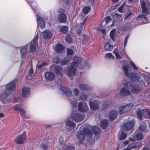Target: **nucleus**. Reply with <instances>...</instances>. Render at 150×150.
Listing matches in <instances>:
<instances>
[{"mask_svg": "<svg viewBox=\"0 0 150 150\" xmlns=\"http://www.w3.org/2000/svg\"><path fill=\"white\" fill-rule=\"evenodd\" d=\"M123 7V5H122L118 9V11L120 12H122V8Z\"/></svg>", "mask_w": 150, "mask_h": 150, "instance_id": "obj_56", "label": "nucleus"}, {"mask_svg": "<svg viewBox=\"0 0 150 150\" xmlns=\"http://www.w3.org/2000/svg\"><path fill=\"white\" fill-rule=\"evenodd\" d=\"M82 33V29L81 28H80L79 30L77 31V33L78 35H80Z\"/></svg>", "mask_w": 150, "mask_h": 150, "instance_id": "obj_59", "label": "nucleus"}, {"mask_svg": "<svg viewBox=\"0 0 150 150\" xmlns=\"http://www.w3.org/2000/svg\"><path fill=\"white\" fill-rule=\"evenodd\" d=\"M146 1L147 0H140L141 6L142 10V13L143 16H144V18L145 19L146 18L145 16L148 15L149 13V11L146 6Z\"/></svg>", "mask_w": 150, "mask_h": 150, "instance_id": "obj_6", "label": "nucleus"}, {"mask_svg": "<svg viewBox=\"0 0 150 150\" xmlns=\"http://www.w3.org/2000/svg\"><path fill=\"white\" fill-rule=\"evenodd\" d=\"M113 53L115 54L116 58L119 59H120L122 58L121 56H120L118 53L115 50L113 51Z\"/></svg>", "mask_w": 150, "mask_h": 150, "instance_id": "obj_44", "label": "nucleus"}, {"mask_svg": "<svg viewBox=\"0 0 150 150\" xmlns=\"http://www.w3.org/2000/svg\"><path fill=\"white\" fill-rule=\"evenodd\" d=\"M134 139L139 140H142L143 138V136L141 133H138L136 135H135L134 137Z\"/></svg>", "mask_w": 150, "mask_h": 150, "instance_id": "obj_34", "label": "nucleus"}, {"mask_svg": "<svg viewBox=\"0 0 150 150\" xmlns=\"http://www.w3.org/2000/svg\"><path fill=\"white\" fill-rule=\"evenodd\" d=\"M89 104L91 109L93 110H96L99 108L98 105L93 102H89Z\"/></svg>", "mask_w": 150, "mask_h": 150, "instance_id": "obj_21", "label": "nucleus"}, {"mask_svg": "<svg viewBox=\"0 0 150 150\" xmlns=\"http://www.w3.org/2000/svg\"><path fill=\"white\" fill-rule=\"evenodd\" d=\"M129 35H127L125 38V40L124 41V46H125L127 45V41L129 38Z\"/></svg>", "mask_w": 150, "mask_h": 150, "instance_id": "obj_49", "label": "nucleus"}, {"mask_svg": "<svg viewBox=\"0 0 150 150\" xmlns=\"http://www.w3.org/2000/svg\"><path fill=\"white\" fill-rule=\"evenodd\" d=\"M74 63H71V68H69L67 71V74L69 76H73L76 73L77 68L74 66Z\"/></svg>", "mask_w": 150, "mask_h": 150, "instance_id": "obj_11", "label": "nucleus"}, {"mask_svg": "<svg viewBox=\"0 0 150 150\" xmlns=\"http://www.w3.org/2000/svg\"><path fill=\"white\" fill-rule=\"evenodd\" d=\"M80 98L82 100H85L87 99V96L86 95H82L80 97Z\"/></svg>", "mask_w": 150, "mask_h": 150, "instance_id": "obj_51", "label": "nucleus"}, {"mask_svg": "<svg viewBox=\"0 0 150 150\" xmlns=\"http://www.w3.org/2000/svg\"><path fill=\"white\" fill-rule=\"evenodd\" d=\"M66 124L67 125L73 127H75L76 125L75 123L70 120H68L66 122Z\"/></svg>", "mask_w": 150, "mask_h": 150, "instance_id": "obj_37", "label": "nucleus"}, {"mask_svg": "<svg viewBox=\"0 0 150 150\" xmlns=\"http://www.w3.org/2000/svg\"><path fill=\"white\" fill-rule=\"evenodd\" d=\"M68 61V59H63L60 62V64L62 65H64L67 64Z\"/></svg>", "mask_w": 150, "mask_h": 150, "instance_id": "obj_43", "label": "nucleus"}, {"mask_svg": "<svg viewBox=\"0 0 150 150\" xmlns=\"http://www.w3.org/2000/svg\"><path fill=\"white\" fill-rule=\"evenodd\" d=\"M108 125V120H103L101 122V126L102 129H105Z\"/></svg>", "mask_w": 150, "mask_h": 150, "instance_id": "obj_24", "label": "nucleus"}, {"mask_svg": "<svg viewBox=\"0 0 150 150\" xmlns=\"http://www.w3.org/2000/svg\"><path fill=\"white\" fill-rule=\"evenodd\" d=\"M43 36L44 38L50 39L52 36V35L51 33L47 30L42 33Z\"/></svg>", "mask_w": 150, "mask_h": 150, "instance_id": "obj_16", "label": "nucleus"}, {"mask_svg": "<svg viewBox=\"0 0 150 150\" xmlns=\"http://www.w3.org/2000/svg\"><path fill=\"white\" fill-rule=\"evenodd\" d=\"M58 12L60 13H62L64 12V10L60 8L58 10Z\"/></svg>", "mask_w": 150, "mask_h": 150, "instance_id": "obj_63", "label": "nucleus"}, {"mask_svg": "<svg viewBox=\"0 0 150 150\" xmlns=\"http://www.w3.org/2000/svg\"><path fill=\"white\" fill-rule=\"evenodd\" d=\"M65 90L64 93L67 96H70L72 94V93L70 90L67 88H64Z\"/></svg>", "mask_w": 150, "mask_h": 150, "instance_id": "obj_31", "label": "nucleus"}, {"mask_svg": "<svg viewBox=\"0 0 150 150\" xmlns=\"http://www.w3.org/2000/svg\"><path fill=\"white\" fill-rule=\"evenodd\" d=\"M135 123V121L132 120L124 123L123 125L122 129L124 131L132 129L134 128Z\"/></svg>", "mask_w": 150, "mask_h": 150, "instance_id": "obj_8", "label": "nucleus"}, {"mask_svg": "<svg viewBox=\"0 0 150 150\" xmlns=\"http://www.w3.org/2000/svg\"><path fill=\"white\" fill-rule=\"evenodd\" d=\"M4 116V114L3 113H0V118L3 117Z\"/></svg>", "mask_w": 150, "mask_h": 150, "instance_id": "obj_64", "label": "nucleus"}, {"mask_svg": "<svg viewBox=\"0 0 150 150\" xmlns=\"http://www.w3.org/2000/svg\"><path fill=\"white\" fill-rule=\"evenodd\" d=\"M26 138V132H25L21 134L18 136L14 140V142L18 144H23L24 143Z\"/></svg>", "mask_w": 150, "mask_h": 150, "instance_id": "obj_4", "label": "nucleus"}, {"mask_svg": "<svg viewBox=\"0 0 150 150\" xmlns=\"http://www.w3.org/2000/svg\"><path fill=\"white\" fill-rule=\"evenodd\" d=\"M79 86L81 91L87 90H88V86L85 84H80Z\"/></svg>", "mask_w": 150, "mask_h": 150, "instance_id": "obj_33", "label": "nucleus"}, {"mask_svg": "<svg viewBox=\"0 0 150 150\" xmlns=\"http://www.w3.org/2000/svg\"><path fill=\"white\" fill-rule=\"evenodd\" d=\"M133 104L130 103L126 105L121 106L119 107V114L122 115L126 113L130 110L133 106Z\"/></svg>", "mask_w": 150, "mask_h": 150, "instance_id": "obj_5", "label": "nucleus"}, {"mask_svg": "<svg viewBox=\"0 0 150 150\" xmlns=\"http://www.w3.org/2000/svg\"><path fill=\"white\" fill-rule=\"evenodd\" d=\"M117 115V113L115 111H111L108 117L110 120L111 121H113L116 118Z\"/></svg>", "mask_w": 150, "mask_h": 150, "instance_id": "obj_14", "label": "nucleus"}, {"mask_svg": "<svg viewBox=\"0 0 150 150\" xmlns=\"http://www.w3.org/2000/svg\"><path fill=\"white\" fill-rule=\"evenodd\" d=\"M16 87V82L14 81L7 85L6 86L5 93L2 94L0 96V100L4 103H8L10 99L8 97V94L14 91Z\"/></svg>", "mask_w": 150, "mask_h": 150, "instance_id": "obj_1", "label": "nucleus"}, {"mask_svg": "<svg viewBox=\"0 0 150 150\" xmlns=\"http://www.w3.org/2000/svg\"><path fill=\"white\" fill-rule=\"evenodd\" d=\"M113 48V46L110 45L108 42H107L105 45L104 48L106 51H111Z\"/></svg>", "mask_w": 150, "mask_h": 150, "instance_id": "obj_26", "label": "nucleus"}, {"mask_svg": "<svg viewBox=\"0 0 150 150\" xmlns=\"http://www.w3.org/2000/svg\"><path fill=\"white\" fill-rule=\"evenodd\" d=\"M142 143L140 142H135L132 143L128 145V148H131V149L133 148H135L139 147Z\"/></svg>", "mask_w": 150, "mask_h": 150, "instance_id": "obj_22", "label": "nucleus"}, {"mask_svg": "<svg viewBox=\"0 0 150 150\" xmlns=\"http://www.w3.org/2000/svg\"><path fill=\"white\" fill-rule=\"evenodd\" d=\"M93 130L95 134H99L100 132L99 129L96 127H94L93 128Z\"/></svg>", "mask_w": 150, "mask_h": 150, "instance_id": "obj_39", "label": "nucleus"}, {"mask_svg": "<svg viewBox=\"0 0 150 150\" xmlns=\"http://www.w3.org/2000/svg\"><path fill=\"white\" fill-rule=\"evenodd\" d=\"M116 34V30L115 29H112L110 33V38L114 41L115 40H114V37Z\"/></svg>", "mask_w": 150, "mask_h": 150, "instance_id": "obj_25", "label": "nucleus"}, {"mask_svg": "<svg viewBox=\"0 0 150 150\" xmlns=\"http://www.w3.org/2000/svg\"><path fill=\"white\" fill-rule=\"evenodd\" d=\"M30 89L28 88H24L22 90V95L24 97H27L30 95Z\"/></svg>", "mask_w": 150, "mask_h": 150, "instance_id": "obj_18", "label": "nucleus"}, {"mask_svg": "<svg viewBox=\"0 0 150 150\" xmlns=\"http://www.w3.org/2000/svg\"><path fill=\"white\" fill-rule=\"evenodd\" d=\"M45 76L46 79L50 81L54 78L55 75L54 73L48 72L45 73Z\"/></svg>", "mask_w": 150, "mask_h": 150, "instance_id": "obj_12", "label": "nucleus"}, {"mask_svg": "<svg viewBox=\"0 0 150 150\" xmlns=\"http://www.w3.org/2000/svg\"><path fill=\"white\" fill-rule=\"evenodd\" d=\"M74 62L72 63H74V66L76 67L77 68L78 64L80 63L81 61V59L79 57H75L73 59Z\"/></svg>", "mask_w": 150, "mask_h": 150, "instance_id": "obj_20", "label": "nucleus"}, {"mask_svg": "<svg viewBox=\"0 0 150 150\" xmlns=\"http://www.w3.org/2000/svg\"><path fill=\"white\" fill-rule=\"evenodd\" d=\"M100 30L102 33L105 34V31L104 29H100Z\"/></svg>", "mask_w": 150, "mask_h": 150, "instance_id": "obj_60", "label": "nucleus"}, {"mask_svg": "<svg viewBox=\"0 0 150 150\" xmlns=\"http://www.w3.org/2000/svg\"><path fill=\"white\" fill-rule=\"evenodd\" d=\"M39 38L38 35L37 34L34 37L33 40L30 43L29 49L31 52H33L36 50L37 42Z\"/></svg>", "mask_w": 150, "mask_h": 150, "instance_id": "obj_7", "label": "nucleus"}, {"mask_svg": "<svg viewBox=\"0 0 150 150\" xmlns=\"http://www.w3.org/2000/svg\"><path fill=\"white\" fill-rule=\"evenodd\" d=\"M123 69L124 70V71L125 72V74L126 76H127L128 75V68L126 66H124L123 67Z\"/></svg>", "mask_w": 150, "mask_h": 150, "instance_id": "obj_42", "label": "nucleus"}, {"mask_svg": "<svg viewBox=\"0 0 150 150\" xmlns=\"http://www.w3.org/2000/svg\"><path fill=\"white\" fill-rule=\"evenodd\" d=\"M74 91L75 96H78L79 94V92L78 90L76 88H75L74 89Z\"/></svg>", "mask_w": 150, "mask_h": 150, "instance_id": "obj_52", "label": "nucleus"}, {"mask_svg": "<svg viewBox=\"0 0 150 150\" xmlns=\"http://www.w3.org/2000/svg\"><path fill=\"white\" fill-rule=\"evenodd\" d=\"M105 19L106 23H107L111 20V18L110 17L108 16L106 17L105 18Z\"/></svg>", "mask_w": 150, "mask_h": 150, "instance_id": "obj_50", "label": "nucleus"}, {"mask_svg": "<svg viewBox=\"0 0 150 150\" xmlns=\"http://www.w3.org/2000/svg\"><path fill=\"white\" fill-rule=\"evenodd\" d=\"M71 103L72 106L73 110H74V109H76L77 108L78 102L76 100H74L73 101L71 100Z\"/></svg>", "mask_w": 150, "mask_h": 150, "instance_id": "obj_38", "label": "nucleus"}, {"mask_svg": "<svg viewBox=\"0 0 150 150\" xmlns=\"http://www.w3.org/2000/svg\"><path fill=\"white\" fill-rule=\"evenodd\" d=\"M85 134L88 137H91L92 133L89 129H84L83 132H78L77 137L81 141H84L85 139Z\"/></svg>", "mask_w": 150, "mask_h": 150, "instance_id": "obj_2", "label": "nucleus"}, {"mask_svg": "<svg viewBox=\"0 0 150 150\" xmlns=\"http://www.w3.org/2000/svg\"><path fill=\"white\" fill-rule=\"evenodd\" d=\"M78 108L79 111L83 112L86 111L88 109L86 103L81 102L79 103Z\"/></svg>", "mask_w": 150, "mask_h": 150, "instance_id": "obj_9", "label": "nucleus"}, {"mask_svg": "<svg viewBox=\"0 0 150 150\" xmlns=\"http://www.w3.org/2000/svg\"><path fill=\"white\" fill-rule=\"evenodd\" d=\"M145 112L146 114L148 115L149 117L150 118V111L148 110H146L145 111Z\"/></svg>", "mask_w": 150, "mask_h": 150, "instance_id": "obj_58", "label": "nucleus"}, {"mask_svg": "<svg viewBox=\"0 0 150 150\" xmlns=\"http://www.w3.org/2000/svg\"><path fill=\"white\" fill-rule=\"evenodd\" d=\"M126 136V134L123 132H122L118 137V139L120 140H124L125 139Z\"/></svg>", "mask_w": 150, "mask_h": 150, "instance_id": "obj_27", "label": "nucleus"}, {"mask_svg": "<svg viewBox=\"0 0 150 150\" xmlns=\"http://www.w3.org/2000/svg\"><path fill=\"white\" fill-rule=\"evenodd\" d=\"M112 16L114 18L116 19H119L120 18L122 17V15L121 14H119L117 13H115L112 15Z\"/></svg>", "mask_w": 150, "mask_h": 150, "instance_id": "obj_41", "label": "nucleus"}, {"mask_svg": "<svg viewBox=\"0 0 150 150\" xmlns=\"http://www.w3.org/2000/svg\"><path fill=\"white\" fill-rule=\"evenodd\" d=\"M130 76L131 79L134 82L137 81L139 80L138 78L135 75L133 74H130Z\"/></svg>", "mask_w": 150, "mask_h": 150, "instance_id": "obj_35", "label": "nucleus"}, {"mask_svg": "<svg viewBox=\"0 0 150 150\" xmlns=\"http://www.w3.org/2000/svg\"><path fill=\"white\" fill-rule=\"evenodd\" d=\"M75 147L73 146H69L67 145H64L62 147L63 150H74Z\"/></svg>", "mask_w": 150, "mask_h": 150, "instance_id": "obj_32", "label": "nucleus"}, {"mask_svg": "<svg viewBox=\"0 0 150 150\" xmlns=\"http://www.w3.org/2000/svg\"><path fill=\"white\" fill-rule=\"evenodd\" d=\"M42 148L44 150H46L48 148V146L47 145L45 144H42L41 146Z\"/></svg>", "mask_w": 150, "mask_h": 150, "instance_id": "obj_53", "label": "nucleus"}, {"mask_svg": "<svg viewBox=\"0 0 150 150\" xmlns=\"http://www.w3.org/2000/svg\"><path fill=\"white\" fill-rule=\"evenodd\" d=\"M131 14L132 13L131 12L129 13L127 16H126L125 17L124 19L125 20L126 19H128V18H129V17L131 16Z\"/></svg>", "mask_w": 150, "mask_h": 150, "instance_id": "obj_57", "label": "nucleus"}, {"mask_svg": "<svg viewBox=\"0 0 150 150\" xmlns=\"http://www.w3.org/2000/svg\"><path fill=\"white\" fill-rule=\"evenodd\" d=\"M37 20L38 24L41 28H43L45 27V23L42 18L38 15H36Z\"/></svg>", "mask_w": 150, "mask_h": 150, "instance_id": "obj_13", "label": "nucleus"}, {"mask_svg": "<svg viewBox=\"0 0 150 150\" xmlns=\"http://www.w3.org/2000/svg\"><path fill=\"white\" fill-rule=\"evenodd\" d=\"M51 69H54V71L57 75L61 76L62 74L63 69L60 67L58 65H52L51 67Z\"/></svg>", "mask_w": 150, "mask_h": 150, "instance_id": "obj_10", "label": "nucleus"}, {"mask_svg": "<svg viewBox=\"0 0 150 150\" xmlns=\"http://www.w3.org/2000/svg\"><path fill=\"white\" fill-rule=\"evenodd\" d=\"M70 118L76 122H78L82 121L84 117L83 116L77 112H73L71 114Z\"/></svg>", "mask_w": 150, "mask_h": 150, "instance_id": "obj_3", "label": "nucleus"}, {"mask_svg": "<svg viewBox=\"0 0 150 150\" xmlns=\"http://www.w3.org/2000/svg\"><path fill=\"white\" fill-rule=\"evenodd\" d=\"M68 28L66 26L62 27L61 29V32L64 34H66L68 30Z\"/></svg>", "mask_w": 150, "mask_h": 150, "instance_id": "obj_40", "label": "nucleus"}, {"mask_svg": "<svg viewBox=\"0 0 150 150\" xmlns=\"http://www.w3.org/2000/svg\"><path fill=\"white\" fill-rule=\"evenodd\" d=\"M105 57L106 58H114V57L112 55L111 53H108L106 54L105 55Z\"/></svg>", "mask_w": 150, "mask_h": 150, "instance_id": "obj_45", "label": "nucleus"}, {"mask_svg": "<svg viewBox=\"0 0 150 150\" xmlns=\"http://www.w3.org/2000/svg\"><path fill=\"white\" fill-rule=\"evenodd\" d=\"M130 64L133 67V69L134 70H137V68L135 65V64H134V63L132 62H130Z\"/></svg>", "mask_w": 150, "mask_h": 150, "instance_id": "obj_54", "label": "nucleus"}, {"mask_svg": "<svg viewBox=\"0 0 150 150\" xmlns=\"http://www.w3.org/2000/svg\"><path fill=\"white\" fill-rule=\"evenodd\" d=\"M28 47V45H26L24 46H23L22 47L21 49V52L22 54L24 55L25 53L27 52V48Z\"/></svg>", "mask_w": 150, "mask_h": 150, "instance_id": "obj_28", "label": "nucleus"}, {"mask_svg": "<svg viewBox=\"0 0 150 150\" xmlns=\"http://www.w3.org/2000/svg\"><path fill=\"white\" fill-rule=\"evenodd\" d=\"M120 93L122 96H127L131 94V93L129 90L124 88L121 89Z\"/></svg>", "mask_w": 150, "mask_h": 150, "instance_id": "obj_15", "label": "nucleus"}, {"mask_svg": "<svg viewBox=\"0 0 150 150\" xmlns=\"http://www.w3.org/2000/svg\"><path fill=\"white\" fill-rule=\"evenodd\" d=\"M63 49V47L61 45H57L55 48V50L58 53L62 51Z\"/></svg>", "mask_w": 150, "mask_h": 150, "instance_id": "obj_30", "label": "nucleus"}, {"mask_svg": "<svg viewBox=\"0 0 150 150\" xmlns=\"http://www.w3.org/2000/svg\"><path fill=\"white\" fill-rule=\"evenodd\" d=\"M66 15L65 14L62 13L59 15L58 19L60 22L64 23L66 21Z\"/></svg>", "mask_w": 150, "mask_h": 150, "instance_id": "obj_19", "label": "nucleus"}, {"mask_svg": "<svg viewBox=\"0 0 150 150\" xmlns=\"http://www.w3.org/2000/svg\"><path fill=\"white\" fill-rule=\"evenodd\" d=\"M29 74H32L33 73V70L32 68H31L29 70Z\"/></svg>", "mask_w": 150, "mask_h": 150, "instance_id": "obj_61", "label": "nucleus"}, {"mask_svg": "<svg viewBox=\"0 0 150 150\" xmlns=\"http://www.w3.org/2000/svg\"><path fill=\"white\" fill-rule=\"evenodd\" d=\"M20 113L23 115L24 116L25 115V111L23 110L22 108L21 110L19 111Z\"/></svg>", "mask_w": 150, "mask_h": 150, "instance_id": "obj_55", "label": "nucleus"}, {"mask_svg": "<svg viewBox=\"0 0 150 150\" xmlns=\"http://www.w3.org/2000/svg\"><path fill=\"white\" fill-rule=\"evenodd\" d=\"M14 108L15 110L19 111L22 108L21 106H14Z\"/></svg>", "mask_w": 150, "mask_h": 150, "instance_id": "obj_48", "label": "nucleus"}, {"mask_svg": "<svg viewBox=\"0 0 150 150\" xmlns=\"http://www.w3.org/2000/svg\"><path fill=\"white\" fill-rule=\"evenodd\" d=\"M59 142L61 144H62L63 142V141L62 140V138L60 137L59 138Z\"/></svg>", "mask_w": 150, "mask_h": 150, "instance_id": "obj_62", "label": "nucleus"}, {"mask_svg": "<svg viewBox=\"0 0 150 150\" xmlns=\"http://www.w3.org/2000/svg\"><path fill=\"white\" fill-rule=\"evenodd\" d=\"M131 90L132 93H138L140 91L139 87L138 86L132 84L131 85Z\"/></svg>", "mask_w": 150, "mask_h": 150, "instance_id": "obj_17", "label": "nucleus"}, {"mask_svg": "<svg viewBox=\"0 0 150 150\" xmlns=\"http://www.w3.org/2000/svg\"><path fill=\"white\" fill-rule=\"evenodd\" d=\"M90 9V7L89 6L84 7L83 9V12L84 14H87L88 13V12Z\"/></svg>", "mask_w": 150, "mask_h": 150, "instance_id": "obj_36", "label": "nucleus"}, {"mask_svg": "<svg viewBox=\"0 0 150 150\" xmlns=\"http://www.w3.org/2000/svg\"><path fill=\"white\" fill-rule=\"evenodd\" d=\"M67 54L68 55H69V54L71 55V54H73V50L71 49L68 48V49H67Z\"/></svg>", "mask_w": 150, "mask_h": 150, "instance_id": "obj_47", "label": "nucleus"}, {"mask_svg": "<svg viewBox=\"0 0 150 150\" xmlns=\"http://www.w3.org/2000/svg\"><path fill=\"white\" fill-rule=\"evenodd\" d=\"M66 40L68 43H70L72 41V39L69 35L67 36Z\"/></svg>", "mask_w": 150, "mask_h": 150, "instance_id": "obj_46", "label": "nucleus"}, {"mask_svg": "<svg viewBox=\"0 0 150 150\" xmlns=\"http://www.w3.org/2000/svg\"><path fill=\"white\" fill-rule=\"evenodd\" d=\"M139 131L141 132H147L148 130L147 129L146 125H140L139 128Z\"/></svg>", "mask_w": 150, "mask_h": 150, "instance_id": "obj_23", "label": "nucleus"}, {"mask_svg": "<svg viewBox=\"0 0 150 150\" xmlns=\"http://www.w3.org/2000/svg\"><path fill=\"white\" fill-rule=\"evenodd\" d=\"M143 112V110H138L136 111V112L138 118L141 120H142V113Z\"/></svg>", "mask_w": 150, "mask_h": 150, "instance_id": "obj_29", "label": "nucleus"}]
</instances>
